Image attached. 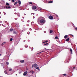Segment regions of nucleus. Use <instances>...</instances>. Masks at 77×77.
<instances>
[{"label":"nucleus","mask_w":77,"mask_h":77,"mask_svg":"<svg viewBox=\"0 0 77 77\" xmlns=\"http://www.w3.org/2000/svg\"><path fill=\"white\" fill-rule=\"evenodd\" d=\"M38 20H40V23L41 24H44L45 23V19L42 17H40L38 18Z\"/></svg>","instance_id":"obj_1"},{"label":"nucleus","mask_w":77,"mask_h":77,"mask_svg":"<svg viewBox=\"0 0 77 77\" xmlns=\"http://www.w3.org/2000/svg\"><path fill=\"white\" fill-rule=\"evenodd\" d=\"M49 18L50 20H53V17L52 16H50Z\"/></svg>","instance_id":"obj_2"},{"label":"nucleus","mask_w":77,"mask_h":77,"mask_svg":"<svg viewBox=\"0 0 77 77\" xmlns=\"http://www.w3.org/2000/svg\"><path fill=\"white\" fill-rule=\"evenodd\" d=\"M27 73H28L27 71L23 73V75L25 76L26 75H27Z\"/></svg>","instance_id":"obj_3"},{"label":"nucleus","mask_w":77,"mask_h":77,"mask_svg":"<svg viewBox=\"0 0 77 77\" xmlns=\"http://www.w3.org/2000/svg\"><path fill=\"white\" fill-rule=\"evenodd\" d=\"M32 9L35 10L36 9V6H34L32 7Z\"/></svg>","instance_id":"obj_4"},{"label":"nucleus","mask_w":77,"mask_h":77,"mask_svg":"<svg viewBox=\"0 0 77 77\" xmlns=\"http://www.w3.org/2000/svg\"><path fill=\"white\" fill-rule=\"evenodd\" d=\"M68 62H69L68 59H66V60L65 61V63H68Z\"/></svg>","instance_id":"obj_5"},{"label":"nucleus","mask_w":77,"mask_h":77,"mask_svg":"<svg viewBox=\"0 0 77 77\" xmlns=\"http://www.w3.org/2000/svg\"><path fill=\"white\" fill-rule=\"evenodd\" d=\"M10 8H11V6H7L6 7V8L7 9H10Z\"/></svg>","instance_id":"obj_6"},{"label":"nucleus","mask_w":77,"mask_h":77,"mask_svg":"<svg viewBox=\"0 0 77 77\" xmlns=\"http://www.w3.org/2000/svg\"><path fill=\"white\" fill-rule=\"evenodd\" d=\"M34 67L35 68L38 66V65L36 63H35L34 65Z\"/></svg>","instance_id":"obj_7"},{"label":"nucleus","mask_w":77,"mask_h":77,"mask_svg":"<svg viewBox=\"0 0 77 77\" xmlns=\"http://www.w3.org/2000/svg\"><path fill=\"white\" fill-rule=\"evenodd\" d=\"M69 50H70V51L71 52V54H72V49H71V48H70Z\"/></svg>","instance_id":"obj_8"},{"label":"nucleus","mask_w":77,"mask_h":77,"mask_svg":"<svg viewBox=\"0 0 77 77\" xmlns=\"http://www.w3.org/2000/svg\"><path fill=\"white\" fill-rule=\"evenodd\" d=\"M13 33L15 35L16 34H17V33H18V32H16L15 31H13Z\"/></svg>","instance_id":"obj_9"},{"label":"nucleus","mask_w":77,"mask_h":77,"mask_svg":"<svg viewBox=\"0 0 77 77\" xmlns=\"http://www.w3.org/2000/svg\"><path fill=\"white\" fill-rule=\"evenodd\" d=\"M18 3L19 5H21V1H20V0L18 1Z\"/></svg>","instance_id":"obj_10"},{"label":"nucleus","mask_w":77,"mask_h":77,"mask_svg":"<svg viewBox=\"0 0 77 77\" xmlns=\"http://www.w3.org/2000/svg\"><path fill=\"white\" fill-rule=\"evenodd\" d=\"M68 38V35H66L64 36V38H65V39H66V38Z\"/></svg>","instance_id":"obj_11"},{"label":"nucleus","mask_w":77,"mask_h":77,"mask_svg":"<svg viewBox=\"0 0 77 77\" xmlns=\"http://www.w3.org/2000/svg\"><path fill=\"white\" fill-rule=\"evenodd\" d=\"M6 5H7V6H10V5L9 4V3L8 2H6Z\"/></svg>","instance_id":"obj_12"},{"label":"nucleus","mask_w":77,"mask_h":77,"mask_svg":"<svg viewBox=\"0 0 77 77\" xmlns=\"http://www.w3.org/2000/svg\"><path fill=\"white\" fill-rule=\"evenodd\" d=\"M18 3V2L17 1H16L15 3L14 4V5H16Z\"/></svg>","instance_id":"obj_13"},{"label":"nucleus","mask_w":77,"mask_h":77,"mask_svg":"<svg viewBox=\"0 0 77 77\" xmlns=\"http://www.w3.org/2000/svg\"><path fill=\"white\" fill-rule=\"evenodd\" d=\"M16 26L17 27H20V25H19V24H16Z\"/></svg>","instance_id":"obj_14"},{"label":"nucleus","mask_w":77,"mask_h":77,"mask_svg":"<svg viewBox=\"0 0 77 77\" xmlns=\"http://www.w3.org/2000/svg\"><path fill=\"white\" fill-rule=\"evenodd\" d=\"M53 2V1H49L48 2V3H52Z\"/></svg>","instance_id":"obj_15"},{"label":"nucleus","mask_w":77,"mask_h":77,"mask_svg":"<svg viewBox=\"0 0 77 77\" xmlns=\"http://www.w3.org/2000/svg\"><path fill=\"white\" fill-rule=\"evenodd\" d=\"M30 73H31V72H32V74H33V73H34V72L33 71V70H31L30 72H29Z\"/></svg>","instance_id":"obj_16"},{"label":"nucleus","mask_w":77,"mask_h":77,"mask_svg":"<svg viewBox=\"0 0 77 77\" xmlns=\"http://www.w3.org/2000/svg\"><path fill=\"white\" fill-rule=\"evenodd\" d=\"M20 62L21 63H24V60H20Z\"/></svg>","instance_id":"obj_17"},{"label":"nucleus","mask_w":77,"mask_h":77,"mask_svg":"<svg viewBox=\"0 0 77 77\" xmlns=\"http://www.w3.org/2000/svg\"><path fill=\"white\" fill-rule=\"evenodd\" d=\"M69 38H68L66 39V41H69Z\"/></svg>","instance_id":"obj_18"},{"label":"nucleus","mask_w":77,"mask_h":77,"mask_svg":"<svg viewBox=\"0 0 77 77\" xmlns=\"http://www.w3.org/2000/svg\"><path fill=\"white\" fill-rule=\"evenodd\" d=\"M25 47L26 48H27V47H28V46L27 45H25Z\"/></svg>","instance_id":"obj_19"},{"label":"nucleus","mask_w":77,"mask_h":77,"mask_svg":"<svg viewBox=\"0 0 77 77\" xmlns=\"http://www.w3.org/2000/svg\"><path fill=\"white\" fill-rule=\"evenodd\" d=\"M58 39V37H57V36H56L55 38V39Z\"/></svg>","instance_id":"obj_20"},{"label":"nucleus","mask_w":77,"mask_h":77,"mask_svg":"<svg viewBox=\"0 0 77 77\" xmlns=\"http://www.w3.org/2000/svg\"><path fill=\"white\" fill-rule=\"evenodd\" d=\"M13 30H14V29H11L10 30V31L12 32V31H13Z\"/></svg>","instance_id":"obj_21"},{"label":"nucleus","mask_w":77,"mask_h":77,"mask_svg":"<svg viewBox=\"0 0 77 77\" xmlns=\"http://www.w3.org/2000/svg\"><path fill=\"white\" fill-rule=\"evenodd\" d=\"M4 72H5V73L6 74H8V72H6V71L5 70Z\"/></svg>","instance_id":"obj_22"},{"label":"nucleus","mask_w":77,"mask_h":77,"mask_svg":"<svg viewBox=\"0 0 77 77\" xmlns=\"http://www.w3.org/2000/svg\"><path fill=\"white\" fill-rule=\"evenodd\" d=\"M12 40H13V39L12 38H11L10 40V41H12Z\"/></svg>","instance_id":"obj_23"},{"label":"nucleus","mask_w":77,"mask_h":77,"mask_svg":"<svg viewBox=\"0 0 77 77\" xmlns=\"http://www.w3.org/2000/svg\"><path fill=\"white\" fill-rule=\"evenodd\" d=\"M9 71H12V69L11 68H9Z\"/></svg>","instance_id":"obj_24"},{"label":"nucleus","mask_w":77,"mask_h":77,"mask_svg":"<svg viewBox=\"0 0 77 77\" xmlns=\"http://www.w3.org/2000/svg\"><path fill=\"white\" fill-rule=\"evenodd\" d=\"M53 32V30H51L50 32V33H51Z\"/></svg>","instance_id":"obj_25"},{"label":"nucleus","mask_w":77,"mask_h":77,"mask_svg":"<svg viewBox=\"0 0 77 77\" xmlns=\"http://www.w3.org/2000/svg\"><path fill=\"white\" fill-rule=\"evenodd\" d=\"M36 69H38V70H39V68L38 67H36Z\"/></svg>","instance_id":"obj_26"},{"label":"nucleus","mask_w":77,"mask_h":77,"mask_svg":"<svg viewBox=\"0 0 77 77\" xmlns=\"http://www.w3.org/2000/svg\"><path fill=\"white\" fill-rule=\"evenodd\" d=\"M33 24H34V22H32L31 23V25H33Z\"/></svg>","instance_id":"obj_27"},{"label":"nucleus","mask_w":77,"mask_h":77,"mask_svg":"<svg viewBox=\"0 0 77 77\" xmlns=\"http://www.w3.org/2000/svg\"><path fill=\"white\" fill-rule=\"evenodd\" d=\"M17 15H18V16H19V17H20V13H18L17 14Z\"/></svg>","instance_id":"obj_28"},{"label":"nucleus","mask_w":77,"mask_h":77,"mask_svg":"<svg viewBox=\"0 0 77 77\" xmlns=\"http://www.w3.org/2000/svg\"><path fill=\"white\" fill-rule=\"evenodd\" d=\"M5 42H4L2 44V45H4V44H5Z\"/></svg>","instance_id":"obj_29"},{"label":"nucleus","mask_w":77,"mask_h":77,"mask_svg":"<svg viewBox=\"0 0 77 77\" xmlns=\"http://www.w3.org/2000/svg\"><path fill=\"white\" fill-rule=\"evenodd\" d=\"M47 45H48V43H46V44H44V45H45V46Z\"/></svg>","instance_id":"obj_30"},{"label":"nucleus","mask_w":77,"mask_h":77,"mask_svg":"<svg viewBox=\"0 0 77 77\" xmlns=\"http://www.w3.org/2000/svg\"><path fill=\"white\" fill-rule=\"evenodd\" d=\"M33 47H32L31 48V50L32 51H33Z\"/></svg>","instance_id":"obj_31"},{"label":"nucleus","mask_w":77,"mask_h":77,"mask_svg":"<svg viewBox=\"0 0 77 77\" xmlns=\"http://www.w3.org/2000/svg\"><path fill=\"white\" fill-rule=\"evenodd\" d=\"M29 4H30V5H32V2H29Z\"/></svg>","instance_id":"obj_32"},{"label":"nucleus","mask_w":77,"mask_h":77,"mask_svg":"<svg viewBox=\"0 0 77 77\" xmlns=\"http://www.w3.org/2000/svg\"><path fill=\"white\" fill-rule=\"evenodd\" d=\"M48 42V41H47L46 42H43V43H45V42Z\"/></svg>","instance_id":"obj_33"},{"label":"nucleus","mask_w":77,"mask_h":77,"mask_svg":"<svg viewBox=\"0 0 77 77\" xmlns=\"http://www.w3.org/2000/svg\"><path fill=\"white\" fill-rule=\"evenodd\" d=\"M34 66V65L33 64L32 65V68H33Z\"/></svg>","instance_id":"obj_34"},{"label":"nucleus","mask_w":77,"mask_h":77,"mask_svg":"<svg viewBox=\"0 0 77 77\" xmlns=\"http://www.w3.org/2000/svg\"><path fill=\"white\" fill-rule=\"evenodd\" d=\"M42 52H43V51H42V52H41L38 53H37V54H39L40 53H42Z\"/></svg>","instance_id":"obj_35"},{"label":"nucleus","mask_w":77,"mask_h":77,"mask_svg":"<svg viewBox=\"0 0 77 77\" xmlns=\"http://www.w3.org/2000/svg\"><path fill=\"white\" fill-rule=\"evenodd\" d=\"M6 64H7V65H9V62H6Z\"/></svg>","instance_id":"obj_36"},{"label":"nucleus","mask_w":77,"mask_h":77,"mask_svg":"<svg viewBox=\"0 0 77 77\" xmlns=\"http://www.w3.org/2000/svg\"><path fill=\"white\" fill-rule=\"evenodd\" d=\"M66 74H63V75H64V76H65L66 75Z\"/></svg>","instance_id":"obj_37"},{"label":"nucleus","mask_w":77,"mask_h":77,"mask_svg":"<svg viewBox=\"0 0 77 77\" xmlns=\"http://www.w3.org/2000/svg\"><path fill=\"white\" fill-rule=\"evenodd\" d=\"M12 2H15V0H12Z\"/></svg>","instance_id":"obj_38"},{"label":"nucleus","mask_w":77,"mask_h":77,"mask_svg":"<svg viewBox=\"0 0 77 77\" xmlns=\"http://www.w3.org/2000/svg\"><path fill=\"white\" fill-rule=\"evenodd\" d=\"M55 15L56 16H57V17H58V15L57 14H55Z\"/></svg>","instance_id":"obj_39"},{"label":"nucleus","mask_w":77,"mask_h":77,"mask_svg":"<svg viewBox=\"0 0 77 77\" xmlns=\"http://www.w3.org/2000/svg\"><path fill=\"white\" fill-rule=\"evenodd\" d=\"M71 35L72 36V37H74V35L72 34H71Z\"/></svg>","instance_id":"obj_40"},{"label":"nucleus","mask_w":77,"mask_h":77,"mask_svg":"<svg viewBox=\"0 0 77 77\" xmlns=\"http://www.w3.org/2000/svg\"><path fill=\"white\" fill-rule=\"evenodd\" d=\"M4 15H6V13H5V12H4Z\"/></svg>","instance_id":"obj_41"},{"label":"nucleus","mask_w":77,"mask_h":77,"mask_svg":"<svg viewBox=\"0 0 77 77\" xmlns=\"http://www.w3.org/2000/svg\"><path fill=\"white\" fill-rule=\"evenodd\" d=\"M39 9H40V11H41V10H42V8H41Z\"/></svg>","instance_id":"obj_42"},{"label":"nucleus","mask_w":77,"mask_h":77,"mask_svg":"<svg viewBox=\"0 0 77 77\" xmlns=\"http://www.w3.org/2000/svg\"><path fill=\"white\" fill-rule=\"evenodd\" d=\"M30 33V32H27V34H29Z\"/></svg>","instance_id":"obj_43"},{"label":"nucleus","mask_w":77,"mask_h":77,"mask_svg":"<svg viewBox=\"0 0 77 77\" xmlns=\"http://www.w3.org/2000/svg\"><path fill=\"white\" fill-rule=\"evenodd\" d=\"M75 30H76L77 31V27L75 28Z\"/></svg>","instance_id":"obj_44"},{"label":"nucleus","mask_w":77,"mask_h":77,"mask_svg":"<svg viewBox=\"0 0 77 77\" xmlns=\"http://www.w3.org/2000/svg\"><path fill=\"white\" fill-rule=\"evenodd\" d=\"M29 20H28L27 21V22H28V23H29Z\"/></svg>","instance_id":"obj_45"},{"label":"nucleus","mask_w":77,"mask_h":77,"mask_svg":"<svg viewBox=\"0 0 77 77\" xmlns=\"http://www.w3.org/2000/svg\"><path fill=\"white\" fill-rule=\"evenodd\" d=\"M32 14H33V15H35V13H32L31 15H32Z\"/></svg>","instance_id":"obj_46"},{"label":"nucleus","mask_w":77,"mask_h":77,"mask_svg":"<svg viewBox=\"0 0 77 77\" xmlns=\"http://www.w3.org/2000/svg\"><path fill=\"white\" fill-rule=\"evenodd\" d=\"M75 67H73V69H75Z\"/></svg>","instance_id":"obj_47"},{"label":"nucleus","mask_w":77,"mask_h":77,"mask_svg":"<svg viewBox=\"0 0 77 77\" xmlns=\"http://www.w3.org/2000/svg\"><path fill=\"white\" fill-rule=\"evenodd\" d=\"M30 30H32V29L31 28L29 29Z\"/></svg>","instance_id":"obj_48"},{"label":"nucleus","mask_w":77,"mask_h":77,"mask_svg":"<svg viewBox=\"0 0 77 77\" xmlns=\"http://www.w3.org/2000/svg\"><path fill=\"white\" fill-rule=\"evenodd\" d=\"M8 26H9V23H8Z\"/></svg>","instance_id":"obj_49"},{"label":"nucleus","mask_w":77,"mask_h":77,"mask_svg":"<svg viewBox=\"0 0 77 77\" xmlns=\"http://www.w3.org/2000/svg\"><path fill=\"white\" fill-rule=\"evenodd\" d=\"M5 23H7V21H5Z\"/></svg>","instance_id":"obj_50"},{"label":"nucleus","mask_w":77,"mask_h":77,"mask_svg":"<svg viewBox=\"0 0 77 77\" xmlns=\"http://www.w3.org/2000/svg\"><path fill=\"white\" fill-rule=\"evenodd\" d=\"M33 19H34L35 18V17L33 16Z\"/></svg>","instance_id":"obj_51"},{"label":"nucleus","mask_w":77,"mask_h":77,"mask_svg":"<svg viewBox=\"0 0 77 77\" xmlns=\"http://www.w3.org/2000/svg\"><path fill=\"white\" fill-rule=\"evenodd\" d=\"M15 20H17V18L16 19H15Z\"/></svg>","instance_id":"obj_52"},{"label":"nucleus","mask_w":77,"mask_h":77,"mask_svg":"<svg viewBox=\"0 0 77 77\" xmlns=\"http://www.w3.org/2000/svg\"><path fill=\"white\" fill-rule=\"evenodd\" d=\"M2 21H0V22L1 23H2Z\"/></svg>","instance_id":"obj_53"},{"label":"nucleus","mask_w":77,"mask_h":77,"mask_svg":"<svg viewBox=\"0 0 77 77\" xmlns=\"http://www.w3.org/2000/svg\"><path fill=\"white\" fill-rule=\"evenodd\" d=\"M45 50H47V49H46V48H45Z\"/></svg>","instance_id":"obj_54"},{"label":"nucleus","mask_w":77,"mask_h":77,"mask_svg":"<svg viewBox=\"0 0 77 77\" xmlns=\"http://www.w3.org/2000/svg\"><path fill=\"white\" fill-rule=\"evenodd\" d=\"M23 19L24 18V17H23Z\"/></svg>","instance_id":"obj_55"},{"label":"nucleus","mask_w":77,"mask_h":77,"mask_svg":"<svg viewBox=\"0 0 77 77\" xmlns=\"http://www.w3.org/2000/svg\"><path fill=\"white\" fill-rule=\"evenodd\" d=\"M1 53V50H0V53Z\"/></svg>","instance_id":"obj_56"},{"label":"nucleus","mask_w":77,"mask_h":77,"mask_svg":"<svg viewBox=\"0 0 77 77\" xmlns=\"http://www.w3.org/2000/svg\"><path fill=\"white\" fill-rule=\"evenodd\" d=\"M59 20V19L58 18V20Z\"/></svg>","instance_id":"obj_57"},{"label":"nucleus","mask_w":77,"mask_h":77,"mask_svg":"<svg viewBox=\"0 0 77 77\" xmlns=\"http://www.w3.org/2000/svg\"><path fill=\"white\" fill-rule=\"evenodd\" d=\"M1 12H0V14H1Z\"/></svg>","instance_id":"obj_58"},{"label":"nucleus","mask_w":77,"mask_h":77,"mask_svg":"<svg viewBox=\"0 0 77 77\" xmlns=\"http://www.w3.org/2000/svg\"><path fill=\"white\" fill-rule=\"evenodd\" d=\"M1 56V54H0V56Z\"/></svg>","instance_id":"obj_59"},{"label":"nucleus","mask_w":77,"mask_h":77,"mask_svg":"<svg viewBox=\"0 0 77 77\" xmlns=\"http://www.w3.org/2000/svg\"><path fill=\"white\" fill-rule=\"evenodd\" d=\"M16 75H17V74H16Z\"/></svg>","instance_id":"obj_60"},{"label":"nucleus","mask_w":77,"mask_h":77,"mask_svg":"<svg viewBox=\"0 0 77 77\" xmlns=\"http://www.w3.org/2000/svg\"><path fill=\"white\" fill-rule=\"evenodd\" d=\"M25 40H24V41H23L24 42H25Z\"/></svg>","instance_id":"obj_61"},{"label":"nucleus","mask_w":77,"mask_h":77,"mask_svg":"<svg viewBox=\"0 0 77 77\" xmlns=\"http://www.w3.org/2000/svg\"><path fill=\"white\" fill-rule=\"evenodd\" d=\"M0 18H1V17L0 16Z\"/></svg>","instance_id":"obj_62"},{"label":"nucleus","mask_w":77,"mask_h":77,"mask_svg":"<svg viewBox=\"0 0 77 77\" xmlns=\"http://www.w3.org/2000/svg\"><path fill=\"white\" fill-rule=\"evenodd\" d=\"M20 72H19V74H20Z\"/></svg>","instance_id":"obj_63"},{"label":"nucleus","mask_w":77,"mask_h":77,"mask_svg":"<svg viewBox=\"0 0 77 77\" xmlns=\"http://www.w3.org/2000/svg\"><path fill=\"white\" fill-rule=\"evenodd\" d=\"M22 21H23V22H24V21H23V20Z\"/></svg>","instance_id":"obj_64"}]
</instances>
